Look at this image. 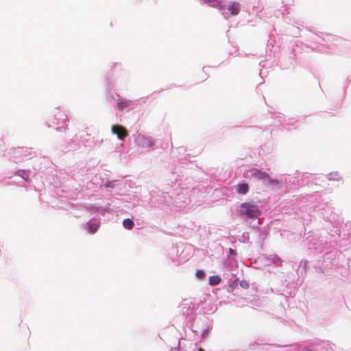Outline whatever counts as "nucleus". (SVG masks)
Returning a JSON list of instances; mask_svg holds the SVG:
<instances>
[{
    "instance_id": "f257e3e1",
    "label": "nucleus",
    "mask_w": 351,
    "mask_h": 351,
    "mask_svg": "<svg viewBox=\"0 0 351 351\" xmlns=\"http://www.w3.org/2000/svg\"><path fill=\"white\" fill-rule=\"evenodd\" d=\"M241 207L243 208L240 210L241 214L250 218H257L261 214V210L255 204L245 202L241 204Z\"/></svg>"
},
{
    "instance_id": "f03ea898",
    "label": "nucleus",
    "mask_w": 351,
    "mask_h": 351,
    "mask_svg": "<svg viewBox=\"0 0 351 351\" xmlns=\"http://www.w3.org/2000/svg\"><path fill=\"white\" fill-rule=\"evenodd\" d=\"M112 132L113 134H115L121 140L124 139L128 136V132L126 129L120 125H112Z\"/></svg>"
},
{
    "instance_id": "7ed1b4c3",
    "label": "nucleus",
    "mask_w": 351,
    "mask_h": 351,
    "mask_svg": "<svg viewBox=\"0 0 351 351\" xmlns=\"http://www.w3.org/2000/svg\"><path fill=\"white\" fill-rule=\"evenodd\" d=\"M252 176L257 180H267L269 179V175L263 171L254 169L252 171Z\"/></svg>"
},
{
    "instance_id": "20e7f679",
    "label": "nucleus",
    "mask_w": 351,
    "mask_h": 351,
    "mask_svg": "<svg viewBox=\"0 0 351 351\" xmlns=\"http://www.w3.org/2000/svg\"><path fill=\"white\" fill-rule=\"evenodd\" d=\"M227 9L231 15H237L240 10L239 4L237 2H232Z\"/></svg>"
},
{
    "instance_id": "39448f33",
    "label": "nucleus",
    "mask_w": 351,
    "mask_h": 351,
    "mask_svg": "<svg viewBox=\"0 0 351 351\" xmlns=\"http://www.w3.org/2000/svg\"><path fill=\"white\" fill-rule=\"evenodd\" d=\"M236 189L239 194L245 195L249 191V186L246 183L239 184L236 186Z\"/></svg>"
},
{
    "instance_id": "423d86ee",
    "label": "nucleus",
    "mask_w": 351,
    "mask_h": 351,
    "mask_svg": "<svg viewBox=\"0 0 351 351\" xmlns=\"http://www.w3.org/2000/svg\"><path fill=\"white\" fill-rule=\"evenodd\" d=\"M221 282V278L219 276H212L209 277V284L212 286L217 285Z\"/></svg>"
},
{
    "instance_id": "0eeeda50",
    "label": "nucleus",
    "mask_w": 351,
    "mask_h": 351,
    "mask_svg": "<svg viewBox=\"0 0 351 351\" xmlns=\"http://www.w3.org/2000/svg\"><path fill=\"white\" fill-rule=\"evenodd\" d=\"M98 228H99V225L97 223H87V230L91 234L96 232L98 230Z\"/></svg>"
},
{
    "instance_id": "6e6552de",
    "label": "nucleus",
    "mask_w": 351,
    "mask_h": 351,
    "mask_svg": "<svg viewBox=\"0 0 351 351\" xmlns=\"http://www.w3.org/2000/svg\"><path fill=\"white\" fill-rule=\"evenodd\" d=\"M123 225L126 229L131 230L134 227V222L130 219H126L123 220Z\"/></svg>"
},
{
    "instance_id": "1a4fd4ad",
    "label": "nucleus",
    "mask_w": 351,
    "mask_h": 351,
    "mask_svg": "<svg viewBox=\"0 0 351 351\" xmlns=\"http://www.w3.org/2000/svg\"><path fill=\"white\" fill-rule=\"evenodd\" d=\"M117 105L119 107V109L123 110L124 108L128 106L129 103L127 100L119 99L117 100Z\"/></svg>"
},
{
    "instance_id": "9d476101",
    "label": "nucleus",
    "mask_w": 351,
    "mask_h": 351,
    "mask_svg": "<svg viewBox=\"0 0 351 351\" xmlns=\"http://www.w3.org/2000/svg\"><path fill=\"white\" fill-rule=\"evenodd\" d=\"M195 276L198 279L202 280L205 277V273L202 270H197L195 272Z\"/></svg>"
},
{
    "instance_id": "9b49d317",
    "label": "nucleus",
    "mask_w": 351,
    "mask_h": 351,
    "mask_svg": "<svg viewBox=\"0 0 351 351\" xmlns=\"http://www.w3.org/2000/svg\"><path fill=\"white\" fill-rule=\"evenodd\" d=\"M267 180L271 184H274V185H279V182L277 180H274V179H271L269 176V179H267Z\"/></svg>"
},
{
    "instance_id": "f8f14e48",
    "label": "nucleus",
    "mask_w": 351,
    "mask_h": 351,
    "mask_svg": "<svg viewBox=\"0 0 351 351\" xmlns=\"http://www.w3.org/2000/svg\"><path fill=\"white\" fill-rule=\"evenodd\" d=\"M59 116L62 118V122H64L66 119V116L63 114L59 113Z\"/></svg>"
},
{
    "instance_id": "ddd939ff",
    "label": "nucleus",
    "mask_w": 351,
    "mask_h": 351,
    "mask_svg": "<svg viewBox=\"0 0 351 351\" xmlns=\"http://www.w3.org/2000/svg\"><path fill=\"white\" fill-rule=\"evenodd\" d=\"M229 252H230V254H232V255H235V254H236V252H235V250H233V249H232V248H230V249H229Z\"/></svg>"
},
{
    "instance_id": "4468645a",
    "label": "nucleus",
    "mask_w": 351,
    "mask_h": 351,
    "mask_svg": "<svg viewBox=\"0 0 351 351\" xmlns=\"http://www.w3.org/2000/svg\"><path fill=\"white\" fill-rule=\"evenodd\" d=\"M23 173H25L23 171H21V173H19V176L25 178L26 180H27V178H25V175H23Z\"/></svg>"
},
{
    "instance_id": "2eb2a0df",
    "label": "nucleus",
    "mask_w": 351,
    "mask_h": 351,
    "mask_svg": "<svg viewBox=\"0 0 351 351\" xmlns=\"http://www.w3.org/2000/svg\"><path fill=\"white\" fill-rule=\"evenodd\" d=\"M198 351H204V350L202 348H199Z\"/></svg>"
},
{
    "instance_id": "dca6fc26",
    "label": "nucleus",
    "mask_w": 351,
    "mask_h": 351,
    "mask_svg": "<svg viewBox=\"0 0 351 351\" xmlns=\"http://www.w3.org/2000/svg\"><path fill=\"white\" fill-rule=\"evenodd\" d=\"M241 287L245 286V284L241 283Z\"/></svg>"
},
{
    "instance_id": "f3484780",
    "label": "nucleus",
    "mask_w": 351,
    "mask_h": 351,
    "mask_svg": "<svg viewBox=\"0 0 351 351\" xmlns=\"http://www.w3.org/2000/svg\"><path fill=\"white\" fill-rule=\"evenodd\" d=\"M241 287L245 286V284L241 283Z\"/></svg>"
},
{
    "instance_id": "a211bd4d",
    "label": "nucleus",
    "mask_w": 351,
    "mask_h": 351,
    "mask_svg": "<svg viewBox=\"0 0 351 351\" xmlns=\"http://www.w3.org/2000/svg\"><path fill=\"white\" fill-rule=\"evenodd\" d=\"M241 287L245 286V284L241 283Z\"/></svg>"
}]
</instances>
